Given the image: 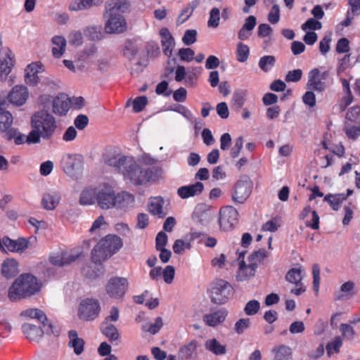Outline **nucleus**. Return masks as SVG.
Segmentation results:
<instances>
[{
  "mask_svg": "<svg viewBox=\"0 0 360 360\" xmlns=\"http://www.w3.org/2000/svg\"><path fill=\"white\" fill-rule=\"evenodd\" d=\"M32 130L26 137L28 144L39 143L51 140L58 129L56 117L48 110H39L34 112L30 118Z\"/></svg>",
  "mask_w": 360,
  "mask_h": 360,
  "instance_id": "1",
  "label": "nucleus"
},
{
  "mask_svg": "<svg viewBox=\"0 0 360 360\" xmlns=\"http://www.w3.org/2000/svg\"><path fill=\"white\" fill-rule=\"evenodd\" d=\"M122 245V238L116 235L109 234L101 239L91 251V261L99 264V268L96 271L91 270L90 267L84 268V274L89 278L98 277L103 269L102 262L118 252Z\"/></svg>",
  "mask_w": 360,
  "mask_h": 360,
  "instance_id": "2",
  "label": "nucleus"
},
{
  "mask_svg": "<svg viewBox=\"0 0 360 360\" xmlns=\"http://www.w3.org/2000/svg\"><path fill=\"white\" fill-rule=\"evenodd\" d=\"M24 317L35 319L41 323L43 328L29 322H24V334L30 341H37L45 333L55 337L60 335L61 328L58 323L49 322L46 314L41 309L31 308L24 311Z\"/></svg>",
  "mask_w": 360,
  "mask_h": 360,
  "instance_id": "3",
  "label": "nucleus"
},
{
  "mask_svg": "<svg viewBox=\"0 0 360 360\" xmlns=\"http://www.w3.org/2000/svg\"><path fill=\"white\" fill-rule=\"evenodd\" d=\"M132 202L134 197L127 191L115 193L110 187H105L99 191L94 187L84 188L80 194L79 202Z\"/></svg>",
  "mask_w": 360,
  "mask_h": 360,
  "instance_id": "4",
  "label": "nucleus"
},
{
  "mask_svg": "<svg viewBox=\"0 0 360 360\" xmlns=\"http://www.w3.org/2000/svg\"><path fill=\"white\" fill-rule=\"evenodd\" d=\"M233 287L226 281L217 279L212 283L210 290L211 301L217 304L226 303L233 293Z\"/></svg>",
  "mask_w": 360,
  "mask_h": 360,
  "instance_id": "5",
  "label": "nucleus"
},
{
  "mask_svg": "<svg viewBox=\"0 0 360 360\" xmlns=\"http://www.w3.org/2000/svg\"><path fill=\"white\" fill-rule=\"evenodd\" d=\"M253 182L248 175H242L232 188V200L236 202H243L252 193Z\"/></svg>",
  "mask_w": 360,
  "mask_h": 360,
  "instance_id": "6",
  "label": "nucleus"
},
{
  "mask_svg": "<svg viewBox=\"0 0 360 360\" xmlns=\"http://www.w3.org/2000/svg\"><path fill=\"white\" fill-rule=\"evenodd\" d=\"M153 169H142L136 162L131 165L125 174V177L135 185L146 184L153 179Z\"/></svg>",
  "mask_w": 360,
  "mask_h": 360,
  "instance_id": "7",
  "label": "nucleus"
},
{
  "mask_svg": "<svg viewBox=\"0 0 360 360\" xmlns=\"http://www.w3.org/2000/svg\"><path fill=\"white\" fill-rule=\"evenodd\" d=\"M60 165L65 174L69 176H75L82 172L84 158L79 154H65L62 157Z\"/></svg>",
  "mask_w": 360,
  "mask_h": 360,
  "instance_id": "8",
  "label": "nucleus"
},
{
  "mask_svg": "<svg viewBox=\"0 0 360 360\" xmlns=\"http://www.w3.org/2000/svg\"><path fill=\"white\" fill-rule=\"evenodd\" d=\"M101 311V306L96 299L86 298L82 300L78 309V316L80 319L90 321L96 319Z\"/></svg>",
  "mask_w": 360,
  "mask_h": 360,
  "instance_id": "9",
  "label": "nucleus"
},
{
  "mask_svg": "<svg viewBox=\"0 0 360 360\" xmlns=\"http://www.w3.org/2000/svg\"><path fill=\"white\" fill-rule=\"evenodd\" d=\"M129 287V282L124 277H112L105 285V291L108 295L115 300L124 297Z\"/></svg>",
  "mask_w": 360,
  "mask_h": 360,
  "instance_id": "10",
  "label": "nucleus"
},
{
  "mask_svg": "<svg viewBox=\"0 0 360 360\" xmlns=\"http://www.w3.org/2000/svg\"><path fill=\"white\" fill-rule=\"evenodd\" d=\"M138 53V49L134 46H127L125 54L129 56V60L132 63L131 72L132 75H139L147 66L148 60L146 55L143 56L139 55V59H136V56Z\"/></svg>",
  "mask_w": 360,
  "mask_h": 360,
  "instance_id": "11",
  "label": "nucleus"
},
{
  "mask_svg": "<svg viewBox=\"0 0 360 360\" xmlns=\"http://www.w3.org/2000/svg\"><path fill=\"white\" fill-rule=\"evenodd\" d=\"M238 212L232 205L222 206L219 210V223L221 228L231 227L237 221Z\"/></svg>",
  "mask_w": 360,
  "mask_h": 360,
  "instance_id": "12",
  "label": "nucleus"
},
{
  "mask_svg": "<svg viewBox=\"0 0 360 360\" xmlns=\"http://www.w3.org/2000/svg\"><path fill=\"white\" fill-rule=\"evenodd\" d=\"M246 252V250L240 251L239 250L236 252L238 255V259L240 261L239 268L236 275V279L238 281L249 280L255 275L256 270L249 264H246L244 261V256Z\"/></svg>",
  "mask_w": 360,
  "mask_h": 360,
  "instance_id": "13",
  "label": "nucleus"
},
{
  "mask_svg": "<svg viewBox=\"0 0 360 360\" xmlns=\"http://www.w3.org/2000/svg\"><path fill=\"white\" fill-rule=\"evenodd\" d=\"M108 20L105 23V29L107 33H121L127 27L126 22L121 15H107Z\"/></svg>",
  "mask_w": 360,
  "mask_h": 360,
  "instance_id": "14",
  "label": "nucleus"
},
{
  "mask_svg": "<svg viewBox=\"0 0 360 360\" xmlns=\"http://www.w3.org/2000/svg\"><path fill=\"white\" fill-rule=\"evenodd\" d=\"M52 112L62 117L66 115L70 109V100L65 94H59L52 100Z\"/></svg>",
  "mask_w": 360,
  "mask_h": 360,
  "instance_id": "15",
  "label": "nucleus"
},
{
  "mask_svg": "<svg viewBox=\"0 0 360 360\" xmlns=\"http://www.w3.org/2000/svg\"><path fill=\"white\" fill-rule=\"evenodd\" d=\"M25 71L26 72V83L30 86H34L39 82L38 75L44 71V66L40 62L32 63L26 67Z\"/></svg>",
  "mask_w": 360,
  "mask_h": 360,
  "instance_id": "16",
  "label": "nucleus"
},
{
  "mask_svg": "<svg viewBox=\"0 0 360 360\" xmlns=\"http://www.w3.org/2000/svg\"><path fill=\"white\" fill-rule=\"evenodd\" d=\"M129 6L127 0H108L105 4L104 17L107 15H120V13L125 12Z\"/></svg>",
  "mask_w": 360,
  "mask_h": 360,
  "instance_id": "17",
  "label": "nucleus"
},
{
  "mask_svg": "<svg viewBox=\"0 0 360 360\" xmlns=\"http://www.w3.org/2000/svg\"><path fill=\"white\" fill-rule=\"evenodd\" d=\"M42 283L30 274H24V298L39 292Z\"/></svg>",
  "mask_w": 360,
  "mask_h": 360,
  "instance_id": "18",
  "label": "nucleus"
},
{
  "mask_svg": "<svg viewBox=\"0 0 360 360\" xmlns=\"http://www.w3.org/2000/svg\"><path fill=\"white\" fill-rule=\"evenodd\" d=\"M326 88L325 82L320 79V70L314 68L309 72V79L307 83V89L318 92H323Z\"/></svg>",
  "mask_w": 360,
  "mask_h": 360,
  "instance_id": "19",
  "label": "nucleus"
},
{
  "mask_svg": "<svg viewBox=\"0 0 360 360\" xmlns=\"http://www.w3.org/2000/svg\"><path fill=\"white\" fill-rule=\"evenodd\" d=\"M300 219H306L305 225L312 229H319V217L317 212L310 206H306L300 213Z\"/></svg>",
  "mask_w": 360,
  "mask_h": 360,
  "instance_id": "20",
  "label": "nucleus"
},
{
  "mask_svg": "<svg viewBox=\"0 0 360 360\" xmlns=\"http://www.w3.org/2000/svg\"><path fill=\"white\" fill-rule=\"evenodd\" d=\"M227 315L228 312L225 309H220L214 312L205 314L202 317V320L207 326L215 327L223 323Z\"/></svg>",
  "mask_w": 360,
  "mask_h": 360,
  "instance_id": "21",
  "label": "nucleus"
},
{
  "mask_svg": "<svg viewBox=\"0 0 360 360\" xmlns=\"http://www.w3.org/2000/svg\"><path fill=\"white\" fill-rule=\"evenodd\" d=\"M134 162L131 157L119 156L110 158L108 160V164L122 172L125 176L127 169H130L131 165L134 164Z\"/></svg>",
  "mask_w": 360,
  "mask_h": 360,
  "instance_id": "22",
  "label": "nucleus"
},
{
  "mask_svg": "<svg viewBox=\"0 0 360 360\" xmlns=\"http://www.w3.org/2000/svg\"><path fill=\"white\" fill-rule=\"evenodd\" d=\"M204 185L201 182H196L194 184L179 187L177 191L178 195L183 199L199 195L203 191Z\"/></svg>",
  "mask_w": 360,
  "mask_h": 360,
  "instance_id": "23",
  "label": "nucleus"
},
{
  "mask_svg": "<svg viewBox=\"0 0 360 360\" xmlns=\"http://www.w3.org/2000/svg\"><path fill=\"white\" fill-rule=\"evenodd\" d=\"M79 257V255H72L68 252H62L61 255H54L49 257L50 262L58 266L70 264Z\"/></svg>",
  "mask_w": 360,
  "mask_h": 360,
  "instance_id": "24",
  "label": "nucleus"
},
{
  "mask_svg": "<svg viewBox=\"0 0 360 360\" xmlns=\"http://www.w3.org/2000/svg\"><path fill=\"white\" fill-rule=\"evenodd\" d=\"M101 331L110 342H113L120 339V335L117 328L112 323L108 321H103L101 324Z\"/></svg>",
  "mask_w": 360,
  "mask_h": 360,
  "instance_id": "25",
  "label": "nucleus"
},
{
  "mask_svg": "<svg viewBox=\"0 0 360 360\" xmlns=\"http://www.w3.org/2000/svg\"><path fill=\"white\" fill-rule=\"evenodd\" d=\"M68 337L70 338L69 347L73 348L74 352L77 355L81 354L84 352V340L82 338H78L77 332L75 330L68 332Z\"/></svg>",
  "mask_w": 360,
  "mask_h": 360,
  "instance_id": "26",
  "label": "nucleus"
},
{
  "mask_svg": "<svg viewBox=\"0 0 360 360\" xmlns=\"http://www.w3.org/2000/svg\"><path fill=\"white\" fill-rule=\"evenodd\" d=\"M8 297L11 301L19 300L22 297V274L9 288Z\"/></svg>",
  "mask_w": 360,
  "mask_h": 360,
  "instance_id": "27",
  "label": "nucleus"
},
{
  "mask_svg": "<svg viewBox=\"0 0 360 360\" xmlns=\"http://www.w3.org/2000/svg\"><path fill=\"white\" fill-rule=\"evenodd\" d=\"M198 347V342L195 340L190 341L186 345L182 346L178 352L179 360H189L195 352Z\"/></svg>",
  "mask_w": 360,
  "mask_h": 360,
  "instance_id": "28",
  "label": "nucleus"
},
{
  "mask_svg": "<svg viewBox=\"0 0 360 360\" xmlns=\"http://www.w3.org/2000/svg\"><path fill=\"white\" fill-rule=\"evenodd\" d=\"M355 284L353 281H349L343 283L340 290L335 293V300H341L348 299L354 295Z\"/></svg>",
  "mask_w": 360,
  "mask_h": 360,
  "instance_id": "29",
  "label": "nucleus"
},
{
  "mask_svg": "<svg viewBox=\"0 0 360 360\" xmlns=\"http://www.w3.org/2000/svg\"><path fill=\"white\" fill-rule=\"evenodd\" d=\"M18 272V264L15 259H6L4 262L1 266L2 274L9 278L14 277Z\"/></svg>",
  "mask_w": 360,
  "mask_h": 360,
  "instance_id": "30",
  "label": "nucleus"
},
{
  "mask_svg": "<svg viewBox=\"0 0 360 360\" xmlns=\"http://www.w3.org/2000/svg\"><path fill=\"white\" fill-rule=\"evenodd\" d=\"M52 43L55 45L52 48L53 56L56 58H60L65 51L66 39L62 36H54Z\"/></svg>",
  "mask_w": 360,
  "mask_h": 360,
  "instance_id": "31",
  "label": "nucleus"
},
{
  "mask_svg": "<svg viewBox=\"0 0 360 360\" xmlns=\"http://www.w3.org/2000/svg\"><path fill=\"white\" fill-rule=\"evenodd\" d=\"M9 103L15 106L22 105V85H16L6 96Z\"/></svg>",
  "mask_w": 360,
  "mask_h": 360,
  "instance_id": "32",
  "label": "nucleus"
},
{
  "mask_svg": "<svg viewBox=\"0 0 360 360\" xmlns=\"http://www.w3.org/2000/svg\"><path fill=\"white\" fill-rule=\"evenodd\" d=\"M304 270L301 266L290 269L285 275V279L290 283L300 285L302 283Z\"/></svg>",
  "mask_w": 360,
  "mask_h": 360,
  "instance_id": "33",
  "label": "nucleus"
},
{
  "mask_svg": "<svg viewBox=\"0 0 360 360\" xmlns=\"http://www.w3.org/2000/svg\"><path fill=\"white\" fill-rule=\"evenodd\" d=\"M268 252L264 248L253 252L248 257V264L256 270L258 266L263 262L267 257Z\"/></svg>",
  "mask_w": 360,
  "mask_h": 360,
  "instance_id": "34",
  "label": "nucleus"
},
{
  "mask_svg": "<svg viewBox=\"0 0 360 360\" xmlns=\"http://www.w3.org/2000/svg\"><path fill=\"white\" fill-rule=\"evenodd\" d=\"M205 347L215 355H223L226 352V347L221 345L215 338L207 340L205 342Z\"/></svg>",
  "mask_w": 360,
  "mask_h": 360,
  "instance_id": "35",
  "label": "nucleus"
},
{
  "mask_svg": "<svg viewBox=\"0 0 360 360\" xmlns=\"http://www.w3.org/2000/svg\"><path fill=\"white\" fill-rule=\"evenodd\" d=\"M282 217L278 214L262 225L263 231L276 232L281 226Z\"/></svg>",
  "mask_w": 360,
  "mask_h": 360,
  "instance_id": "36",
  "label": "nucleus"
},
{
  "mask_svg": "<svg viewBox=\"0 0 360 360\" xmlns=\"http://www.w3.org/2000/svg\"><path fill=\"white\" fill-rule=\"evenodd\" d=\"M1 243L3 244V248L1 250H4V247L11 252H18L22 249V239L21 238H19L18 240H14L5 236L3 238Z\"/></svg>",
  "mask_w": 360,
  "mask_h": 360,
  "instance_id": "37",
  "label": "nucleus"
},
{
  "mask_svg": "<svg viewBox=\"0 0 360 360\" xmlns=\"http://www.w3.org/2000/svg\"><path fill=\"white\" fill-rule=\"evenodd\" d=\"M96 0H73L70 4V9L71 11H81L92 7L96 5Z\"/></svg>",
  "mask_w": 360,
  "mask_h": 360,
  "instance_id": "38",
  "label": "nucleus"
},
{
  "mask_svg": "<svg viewBox=\"0 0 360 360\" xmlns=\"http://www.w3.org/2000/svg\"><path fill=\"white\" fill-rule=\"evenodd\" d=\"M246 91L239 90L233 93L231 105L236 110H240L245 103Z\"/></svg>",
  "mask_w": 360,
  "mask_h": 360,
  "instance_id": "39",
  "label": "nucleus"
},
{
  "mask_svg": "<svg viewBox=\"0 0 360 360\" xmlns=\"http://www.w3.org/2000/svg\"><path fill=\"white\" fill-rule=\"evenodd\" d=\"M275 63L276 58L274 56H264L259 59V67L262 71L267 72L274 66Z\"/></svg>",
  "mask_w": 360,
  "mask_h": 360,
  "instance_id": "40",
  "label": "nucleus"
},
{
  "mask_svg": "<svg viewBox=\"0 0 360 360\" xmlns=\"http://www.w3.org/2000/svg\"><path fill=\"white\" fill-rule=\"evenodd\" d=\"M13 123V116L10 112H0V133L8 130Z\"/></svg>",
  "mask_w": 360,
  "mask_h": 360,
  "instance_id": "41",
  "label": "nucleus"
},
{
  "mask_svg": "<svg viewBox=\"0 0 360 360\" xmlns=\"http://www.w3.org/2000/svg\"><path fill=\"white\" fill-rule=\"evenodd\" d=\"M101 30V26H91L84 30V34L92 41L100 40L103 36Z\"/></svg>",
  "mask_w": 360,
  "mask_h": 360,
  "instance_id": "42",
  "label": "nucleus"
},
{
  "mask_svg": "<svg viewBox=\"0 0 360 360\" xmlns=\"http://www.w3.org/2000/svg\"><path fill=\"white\" fill-rule=\"evenodd\" d=\"M220 11L218 8L214 7L210 11V17L207 21V26L210 28H217L219 25L220 22Z\"/></svg>",
  "mask_w": 360,
  "mask_h": 360,
  "instance_id": "43",
  "label": "nucleus"
},
{
  "mask_svg": "<svg viewBox=\"0 0 360 360\" xmlns=\"http://www.w3.org/2000/svg\"><path fill=\"white\" fill-rule=\"evenodd\" d=\"M342 345V339L340 336H337L335 338V339L330 342H328L326 345V351L327 354L329 356H330L333 353H339L340 348Z\"/></svg>",
  "mask_w": 360,
  "mask_h": 360,
  "instance_id": "44",
  "label": "nucleus"
},
{
  "mask_svg": "<svg viewBox=\"0 0 360 360\" xmlns=\"http://www.w3.org/2000/svg\"><path fill=\"white\" fill-rule=\"evenodd\" d=\"M62 200V195L59 191L51 190L44 194L41 202H60Z\"/></svg>",
  "mask_w": 360,
  "mask_h": 360,
  "instance_id": "45",
  "label": "nucleus"
},
{
  "mask_svg": "<svg viewBox=\"0 0 360 360\" xmlns=\"http://www.w3.org/2000/svg\"><path fill=\"white\" fill-rule=\"evenodd\" d=\"M250 53L249 47L242 43H239L237 46V60L239 62L243 63L246 61L248 58Z\"/></svg>",
  "mask_w": 360,
  "mask_h": 360,
  "instance_id": "46",
  "label": "nucleus"
},
{
  "mask_svg": "<svg viewBox=\"0 0 360 360\" xmlns=\"http://www.w3.org/2000/svg\"><path fill=\"white\" fill-rule=\"evenodd\" d=\"M352 191L347 189V195L344 193L328 194L324 198L328 202H342L347 199V197L352 193Z\"/></svg>",
  "mask_w": 360,
  "mask_h": 360,
  "instance_id": "47",
  "label": "nucleus"
},
{
  "mask_svg": "<svg viewBox=\"0 0 360 360\" xmlns=\"http://www.w3.org/2000/svg\"><path fill=\"white\" fill-rule=\"evenodd\" d=\"M6 132V137L8 140H15V143L17 145L22 144V135L20 132L18 131L16 129L8 128Z\"/></svg>",
  "mask_w": 360,
  "mask_h": 360,
  "instance_id": "48",
  "label": "nucleus"
},
{
  "mask_svg": "<svg viewBox=\"0 0 360 360\" xmlns=\"http://www.w3.org/2000/svg\"><path fill=\"white\" fill-rule=\"evenodd\" d=\"M163 326V322L161 317H157L155 319V322L153 323L150 324L148 328L146 326H143L142 329L144 332H148L152 335H155L158 333L160 330Z\"/></svg>",
  "mask_w": 360,
  "mask_h": 360,
  "instance_id": "49",
  "label": "nucleus"
},
{
  "mask_svg": "<svg viewBox=\"0 0 360 360\" xmlns=\"http://www.w3.org/2000/svg\"><path fill=\"white\" fill-rule=\"evenodd\" d=\"M260 309V304L256 300L249 301L244 308L245 313L248 316L256 314Z\"/></svg>",
  "mask_w": 360,
  "mask_h": 360,
  "instance_id": "50",
  "label": "nucleus"
},
{
  "mask_svg": "<svg viewBox=\"0 0 360 360\" xmlns=\"http://www.w3.org/2000/svg\"><path fill=\"white\" fill-rule=\"evenodd\" d=\"M273 352H276L275 360H287L291 354L290 348L284 345L280 346L278 349L274 348Z\"/></svg>",
  "mask_w": 360,
  "mask_h": 360,
  "instance_id": "51",
  "label": "nucleus"
},
{
  "mask_svg": "<svg viewBox=\"0 0 360 360\" xmlns=\"http://www.w3.org/2000/svg\"><path fill=\"white\" fill-rule=\"evenodd\" d=\"M250 326V320L248 318L246 319H240L235 323L234 330L235 332L240 335L244 333V331L248 329Z\"/></svg>",
  "mask_w": 360,
  "mask_h": 360,
  "instance_id": "52",
  "label": "nucleus"
},
{
  "mask_svg": "<svg viewBox=\"0 0 360 360\" xmlns=\"http://www.w3.org/2000/svg\"><path fill=\"white\" fill-rule=\"evenodd\" d=\"M197 40V31L195 30H188L185 32L182 38L183 43L186 46L194 44Z\"/></svg>",
  "mask_w": 360,
  "mask_h": 360,
  "instance_id": "53",
  "label": "nucleus"
},
{
  "mask_svg": "<svg viewBox=\"0 0 360 360\" xmlns=\"http://www.w3.org/2000/svg\"><path fill=\"white\" fill-rule=\"evenodd\" d=\"M195 52L190 48H182L179 50L178 56L181 60L191 62L194 59Z\"/></svg>",
  "mask_w": 360,
  "mask_h": 360,
  "instance_id": "54",
  "label": "nucleus"
},
{
  "mask_svg": "<svg viewBox=\"0 0 360 360\" xmlns=\"http://www.w3.org/2000/svg\"><path fill=\"white\" fill-rule=\"evenodd\" d=\"M162 51L165 55L171 57L173 51V48L175 46V41L174 37L169 39V40H161Z\"/></svg>",
  "mask_w": 360,
  "mask_h": 360,
  "instance_id": "55",
  "label": "nucleus"
},
{
  "mask_svg": "<svg viewBox=\"0 0 360 360\" xmlns=\"http://www.w3.org/2000/svg\"><path fill=\"white\" fill-rule=\"evenodd\" d=\"M321 27L322 24L321 22L315 20L314 18H309L302 24V29L304 31H306L307 30H318L321 29Z\"/></svg>",
  "mask_w": 360,
  "mask_h": 360,
  "instance_id": "56",
  "label": "nucleus"
},
{
  "mask_svg": "<svg viewBox=\"0 0 360 360\" xmlns=\"http://www.w3.org/2000/svg\"><path fill=\"white\" fill-rule=\"evenodd\" d=\"M148 103V99L146 96H139L133 101V110L136 112H139L143 110Z\"/></svg>",
  "mask_w": 360,
  "mask_h": 360,
  "instance_id": "57",
  "label": "nucleus"
},
{
  "mask_svg": "<svg viewBox=\"0 0 360 360\" xmlns=\"http://www.w3.org/2000/svg\"><path fill=\"white\" fill-rule=\"evenodd\" d=\"M190 248L191 244L181 239L176 240L173 245V250L176 254H182L186 249Z\"/></svg>",
  "mask_w": 360,
  "mask_h": 360,
  "instance_id": "58",
  "label": "nucleus"
},
{
  "mask_svg": "<svg viewBox=\"0 0 360 360\" xmlns=\"http://www.w3.org/2000/svg\"><path fill=\"white\" fill-rule=\"evenodd\" d=\"M280 20V7L278 4H274L268 14V20L272 23L276 24Z\"/></svg>",
  "mask_w": 360,
  "mask_h": 360,
  "instance_id": "59",
  "label": "nucleus"
},
{
  "mask_svg": "<svg viewBox=\"0 0 360 360\" xmlns=\"http://www.w3.org/2000/svg\"><path fill=\"white\" fill-rule=\"evenodd\" d=\"M302 77V71L300 69H296L289 71L285 75V80L287 82H297Z\"/></svg>",
  "mask_w": 360,
  "mask_h": 360,
  "instance_id": "60",
  "label": "nucleus"
},
{
  "mask_svg": "<svg viewBox=\"0 0 360 360\" xmlns=\"http://www.w3.org/2000/svg\"><path fill=\"white\" fill-rule=\"evenodd\" d=\"M340 330L342 336L348 340H352L355 335L353 327L347 323H342L340 326Z\"/></svg>",
  "mask_w": 360,
  "mask_h": 360,
  "instance_id": "61",
  "label": "nucleus"
},
{
  "mask_svg": "<svg viewBox=\"0 0 360 360\" xmlns=\"http://www.w3.org/2000/svg\"><path fill=\"white\" fill-rule=\"evenodd\" d=\"M53 97L49 94H41L39 96L37 103L39 105L43 107L42 110H48L50 105H52V100Z\"/></svg>",
  "mask_w": 360,
  "mask_h": 360,
  "instance_id": "62",
  "label": "nucleus"
},
{
  "mask_svg": "<svg viewBox=\"0 0 360 360\" xmlns=\"http://www.w3.org/2000/svg\"><path fill=\"white\" fill-rule=\"evenodd\" d=\"M174 274H175L174 268V266H170V265L167 266L165 268V269L162 271V274L165 282L167 283H169V284L173 281Z\"/></svg>",
  "mask_w": 360,
  "mask_h": 360,
  "instance_id": "63",
  "label": "nucleus"
},
{
  "mask_svg": "<svg viewBox=\"0 0 360 360\" xmlns=\"http://www.w3.org/2000/svg\"><path fill=\"white\" fill-rule=\"evenodd\" d=\"M69 43L71 45L79 46L83 42L82 34L80 32H72L69 35Z\"/></svg>",
  "mask_w": 360,
  "mask_h": 360,
  "instance_id": "64",
  "label": "nucleus"
}]
</instances>
